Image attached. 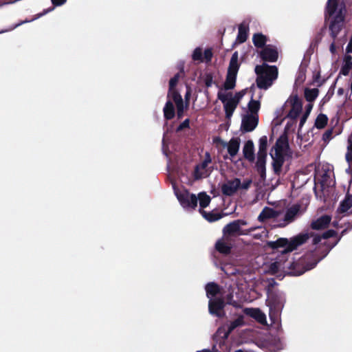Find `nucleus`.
Listing matches in <instances>:
<instances>
[{
    "label": "nucleus",
    "mask_w": 352,
    "mask_h": 352,
    "mask_svg": "<svg viewBox=\"0 0 352 352\" xmlns=\"http://www.w3.org/2000/svg\"><path fill=\"white\" fill-rule=\"evenodd\" d=\"M309 116L307 114H303L302 116L300 118V124H299V127L301 128L302 127V126L304 125V124L305 123L307 119V117Z\"/></svg>",
    "instance_id": "nucleus-42"
},
{
    "label": "nucleus",
    "mask_w": 352,
    "mask_h": 352,
    "mask_svg": "<svg viewBox=\"0 0 352 352\" xmlns=\"http://www.w3.org/2000/svg\"><path fill=\"white\" fill-rule=\"evenodd\" d=\"M312 107H313V104H311V103L308 104L306 106V111L305 112V114H307L309 116L312 109Z\"/></svg>",
    "instance_id": "nucleus-47"
},
{
    "label": "nucleus",
    "mask_w": 352,
    "mask_h": 352,
    "mask_svg": "<svg viewBox=\"0 0 352 352\" xmlns=\"http://www.w3.org/2000/svg\"><path fill=\"white\" fill-rule=\"evenodd\" d=\"M347 143H348L347 146L352 148V134L349 137Z\"/></svg>",
    "instance_id": "nucleus-50"
},
{
    "label": "nucleus",
    "mask_w": 352,
    "mask_h": 352,
    "mask_svg": "<svg viewBox=\"0 0 352 352\" xmlns=\"http://www.w3.org/2000/svg\"><path fill=\"white\" fill-rule=\"evenodd\" d=\"M243 152L244 157L250 162L254 160V146L252 140H248L245 142Z\"/></svg>",
    "instance_id": "nucleus-25"
},
{
    "label": "nucleus",
    "mask_w": 352,
    "mask_h": 352,
    "mask_svg": "<svg viewBox=\"0 0 352 352\" xmlns=\"http://www.w3.org/2000/svg\"><path fill=\"white\" fill-rule=\"evenodd\" d=\"M250 184V180L246 179L241 182L239 179L235 178L223 183L221 189L224 195L231 196L239 190H247Z\"/></svg>",
    "instance_id": "nucleus-9"
},
{
    "label": "nucleus",
    "mask_w": 352,
    "mask_h": 352,
    "mask_svg": "<svg viewBox=\"0 0 352 352\" xmlns=\"http://www.w3.org/2000/svg\"><path fill=\"white\" fill-rule=\"evenodd\" d=\"M206 296L210 299L208 305L210 313L217 317H221L224 302L221 298H214L220 292L219 286L213 283H208L206 286Z\"/></svg>",
    "instance_id": "nucleus-7"
},
{
    "label": "nucleus",
    "mask_w": 352,
    "mask_h": 352,
    "mask_svg": "<svg viewBox=\"0 0 352 352\" xmlns=\"http://www.w3.org/2000/svg\"><path fill=\"white\" fill-rule=\"evenodd\" d=\"M267 231L265 229H263L262 231V233L259 236H257V235L255 236V237L256 238H261L263 236H267Z\"/></svg>",
    "instance_id": "nucleus-49"
},
{
    "label": "nucleus",
    "mask_w": 352,
    "mask_h": 352,
    "mask_svg": "<svg viewBox=\"0 0 352 352\" xmlns=\"http://www.w3.org/2000/svg\"><path fill=\"white\" fill-rule=\"evenodd\" d=\"M189 126V120L186 119L178 127V130H182L184 128H187Z\"/></svg>",
    "instance_id": "nucleus-41"
},
{
    "label": "nucleus",
    "mask_w": 352,
    "mask_h": 352,
    "mask_svg": "<svg viewBox=\"0 0 352 352\" xmlns=\"http://www.w3.org/2000/svg\"><path fill=\"white\" fill-rule=\"evenodd\" d=\"M197 200H199V211L201 212V210H204V208L209 205L210 202V197L205 192H200L198 195Z\"/></svg>",
    "instance_id": "nucleus-30"
},
{
    "label": "nucleus",
    "mask_w": 352,
    "mask_h": 352,
    "mask_svg": "<svg viewBox=\"0 0 352 352\" xmlns=\"http://www.w3.org/2000/svg\"><path fill=\"white\" fill-rule=\"evenodd\" d=\"M178 80L179 74L175 75L170 80L168 97L171 98L175 102L177 107V116L179 118H181L183 116L185 107L182 96L175 89V87L176 86Z\"/></svg>",
    "instance_id": "nucleus-12"
},
{
    "label": "nucleus",
    "mask_w": 352,
    "mask_h": 352,
    "mask_svg": "<svg viewBox=\"0 0 352 352\" xmlns=\"http://www.w3.org/2000/svg\"><path fill=\"white\" fill-rule=\"evenodd\" d=\"M211 163V157L208 153H206L204 160L197 164L195 168L194 177L195 179L207 177L210 172L209 164Z\"/></svg>",
    "instance_id": "nucleus-18"
},
{
    "label": "nucleus",
    "mask_w": 352,
    "mask_h": 352,
    "mask_svg": "<svg viewBox=\"0 0 352 352\" xmlns=\"http://www.w3.org/2000/svg\"><path fill=\"white\" fill-rule=\"evenodd\" d=\"M248 27L246 24L242 23L239 27V32L236 41L238 43H244L248 38Z\"/></svg>",
    "instance_id": "nucleus-28"
},
{
    "label": "nucleus",
    "mask_w": 352,
    "mask_h": 352,
    "mask_svg": "<svg viewBox=\"0 0 352 352\" xmlns=\"http://www.w3.org/2000/svg\"><path fill=\"white\" fill-rule=\"evenodd\" d=\"M322 239H323L322 236L316 235L313 239V243L314 244H318L321 241Z\"/></svg>",
    "instance_id": "nucleus-43"
},
{
    "label": "nucleus",
    "mask_w": 352,
    "mask_h": 352,
    "mask_svg": "<svg viewBox=\"0 0 352 352\" xmlns=\"http://www.w3.org/2000/svg\"><path fill=\"white\" fill-rule=\"evenodd\" d=\"M175 195L184 208L194 209L197 204V198L195 195L190 194L186 190L175 191Z\"/></svg>",
    "instance_id": "nucleus-17"
},
{
    "label": "nucleus",
    "mask_w": 352,
    "mask_h": 352,
    "mask_svg": "<svg viewBox=\"0 0 352 352\" xmlns=\"http://www.w3.org/2000/svg\"><path fill=\"white\" fill-rule=\"evenodd\" d=\"M331 221V217L327 214L314 220L311 222V227L314 230H321L327 228Z\"/></svg>",
    "instance_id": "nucleus-21"
},
{
    "label": "nucleus",
    "mask_w": 352,
    "mask_h": 352,
    "mask_svg": "<svg viewBox=\"0 0 352 352\" xmlns=\"http://www.w3.org/2000/svg\"><path fill=\"white\" fill-rule=\"evenodd\" d=\"M352 68V56L346 55L344 58V64L341 68L340 73L344 76L349 74L350 70Z\"/></svg>",
    "instance_id": "nucleus-29"
},
{
    "label": "nucleus",
    "mask_w": 352,
    "mask_h": 352,
    "mask_svg": "<svg viewBox=\"0 0 352 352\" xmlns=\"http://www.w3.org/2000/svg\"><path fill=\"white\" fill-rule=\"evenodd\" d=\"M281 212L275 210L271 208L265 207L261 211L258 217L260 222H266L272 221L273 227H279L278 224L280 223Z\"/></svg>",
    "instance_id": "nucleus-15"
},
{
    "label": "nucleus",
    "mask_w": 352,
    "mask_h": 352,
    "mask_svg": "<svg viewBox=\"0 0 352 352\" xmlns=\"http://www.w3.org/2000/svg\"><path fill=\"white\" fill-rule=\"evenodd\" d=\"M329 50H330V52H331V53L332 54H335L336 53V47L334 42H333L331 44L330 47H329Z\"/></svg>",
    "instance_id": "nucleus-46"
},
{
    "label": "nucleus",
    "mask_w": 352,
    "mask_h": 352,
    "mask_svg": "<svg viewBox=\"0 0 352 352\" xmlns=\"http://www.w3.org/2000/svg\"><path fill=\"white\" fill-rule=\"evenodd\" d=\"M338 213L344 215L352 214V195H346L345 199L340 203Z\"/></svg>",
    "instance_id": "nucleus-20"
},
{
    "label": "nucleus",
    "mask_w": 352,
    "mask_h": 352,
    "mask_svg": "<svg viewBox=\"0 0 352 352\" xmlns=\"http://www.w3.org/2000/svg\"><path fill=\"white\" fill-rule=\"evenodd\" d=\"M266 304L270 307V316L271 318H273L274 315L273 312L281 309L283 307V300H279L278 302H276L274 297L272 294H269Z\"/></svg>",
    "instance_id": "nucleus-23"
},
{
    "label": "nucleus",
    "mask_w": 352,
    "mask_h": 352,
    "mask_svg": "<svg viewBox=\"0 0 352 352\" xmlns=\"http://www.w3.org/2000/svg\"><path fill=\"white\" fill-rule=\"evenodd\" d=\"M261 104L259 101L253 100L249 101L248 107L243 108L241 115V130L243 132L252 131L258 122V112Z\"/></svg>",
    "instance_id": "nucleus-2"
},
{
    "label": "nucleus",
    "mask_w": 352,
    "mask_h": 352,
    "mask_svg": "<svg viewBox=\"0 0 352 352\" xmlns=\"http://www.w3.org/2000/svg\"><path fill=\"white\" fill-rule=\"evenodd\" d=\"M333 138V130H327L322 135V140L327 144Z\"/></svg>",
    "instance_id": "nucleus-38"
},
{
    "label": "nucleus",
    "mask_w": 352,
    "mask_h": 352,
    "mask_svg": "<svg viewBox=\"0 0 352 352\" xmlns=\"http://www.w3.org/2000/svg\"><path fill=\"white\" fill-rule=\"evenodd\" d=\"M267 153H257L256 168L258 171L263 175L265 173V163H266Z\"/></svg>",
    "instance_id": "nucleus-26"
},
{
    "label": "nucleus",
    "mask_w": 352,
    "mask_h": 352,
    "mask_svg": "<svg viewBox=\"0 0 352 352\" xmlns=\"http://www.w3.org/2000/svg\"><path fill=\"white\" fill-rule=\"evenodd\" d=\"M246 94V89H243L234 94L225 89H219L217 94L219 100L222 102L226 118L230 119L241 100Z\"/></svg>",
    "instance_id": "nucleus-3"
},
{
    "label": "nucleus",
    "mask_w": 352,
    "mask_h": 352,
    "mask_svg": "<svg viewBox=\"0 0 352 352\" xmlns=\"http://www.w3.org/2000/svg\"><path fill=\"white\" fill-rule=\"evenodd\" d=\"M314 265H312L311 267H309V270H311V268H314Z\"/></svg>",
    "instance_id": "nucleus-55"
},
{
    "label": "nucleus",
    "mask_w": 352,
    "mask_h": 352,
    "mask_svg": "<svg viewBox=\"0 0 352 352\" xmlns=\"http://www.w3.org/2000/svg\"><path fill=\"white\" fill-rule=\"evenodd\" d=\"M304 212L302 210L301 206L299 204H294L289 207L285 214L281 212L280 223L278 224L279 227H285L289 223L294 221L296 217Z\"/></svg>",
    "instance_id": "nucleus-14"
},
{
    "label": "nucleus",
    "mask_w": 352,
    "mask_h": 352,
    "mask_svg": "<svg viewBox=\"0 0 352 352\" xmlns=\"http://www.w3.org/2000/svg\"><path fill=\"white\" fill-rule=\"evenodd\" d=\"M244 324L243 316H240L228 324H225L219 327L216 333V338H221L224 342L228 337L229 334L236 328L241 327Z\"/></svg>",
    "instance_id": "nucleus-13"
},
{
    "label": "nucleus",
    "mask_w": 352,
    "mask_h": 352,
    "mask_svg": "<svg viewBox=\"0 0 352 352\" xmlns=\"http://www.w3.org/2000/svg\"><path fill=\"white\" fill-rule=\"evenodd\" d=\"M212 57V52L210 49H206L204 51V54L203 56L204 61L208 63L211 60Z\"/></svg>",
    "instance_id": "nucleus-39"
},
{
    "label": "nucleus",
    "mask_w": 352,
    "mask_h": 352,
    "mask_svg": "<svg viewBox=\"0 0 352 352\" xmlns=\"http://www.w3.org/2000/svg\"><path fill=\"white\" fill-rule=\"evenodd\" d=\"M328 118L324 114H320L318 116L316 122L315 126L318 129H323L327 124Z\"/></svg>",
    "instance_id": "nucleus-34"
},
{
    "label": "nucleus",
    "mask_w": 352,
    "mask_h": 352,
    "mask_svg": "<svg viewBox=\"0 0 352 352\" xmlns=\"http://www.w3.org/2000/svg\"><path fill=\"white\" fill-rule=\"evenodd\" d=\"M66 0H52V3L54 6H61L65 3Z\"/></svg>",
    "instance_id": "nucleus-44"
},
{
    "label": "nucleus",
    "mask_w": 352,
    "mask_h": 352,
    "mask_svg": "<svg viewBox=\"0 0 352 352\" xmlns=\"http://www.w3.org/2000/svg\"><path fill=\"white\" fill-rule=\"evenodd\" d=\"M214 143L220 151L223 148L227 149L229 157L223 156L225 159H232L234 157L237 155L240 147V140L237 138H232L228 142L222 140L219 138H216L214 139Z\"/></svg>",
    "instance_id": "nucleus-11"
},
{
    "label": "nucleus",
    "mask_w": 352,
    "mask_h": 352,
    "mask_svg": "<svg viewBox=\"0 0 352 352\" xmlns=\"http://www.w3.org/2000/svg\"><path fill=\"white\" fill-rule=\"evenodd\" d=\"M235 352H248V351H244L241 349H239V350L236 351Z\"/></svg>",
    "instance_id": "nucleus-52"
},
{
    "label": "nucleus",
    "mask_w": 352,
    "mask_h": 352,
    "mask_svg": "<svg viewBox=\"0 0 352 352\" xmlns=\"http://www.w3.org/2000/svg\"><path fill=\"white\" fill-rule=\"evenodd\" d=\"M255 72L258 75L256 79L257 86L261 89H268L278 77L277 67L276 66H270L267 64L256 65Z\"/></svg>",
    "instance_id": "nucleus-5"
},
{
    "label": "nucleus",
    "mask_w": 352,
    "mask_h": 352,
    "mask_svg": "<svg viewBox=\"0 0 352 352\" xmlns=\"http://www.w3.org/2000/svg\"><path fill=\"white\" fill-rule=\"evenodd\" d=\"M345 7L338 5L337 0H329L327 6V14L331 19L330 30L331 36L335 38L342 28L344 21Z\"/></svg>",
    "instance_id": "nucleus-1"
},
{
    "label": "nucleus",
    "mask_w": 352,
    "mask_h": 352,
    "mask_svg": "<svg viewBox=\"0 0 352 352\" xmlns=\"http://www.w3.org/2000/svg\"><path fill=\"white\" fill-rule=\"evenodd\" d=\"M192 58L195 61H199L203 62V55H202V50L200 47H197L192 55Z\"/></svg>",
    "instance_id": "nucleus-37"
},
{
    "label": "nucleus",
    "mask_w": 352,
    "mask_h": 352,
    "mask_svg": "<svg viewBox=\"0 0 352 352\" xmlns=\"http://www.w3.org/2000/svg\"><path fill=\"white\" fill-rule=\"evenodd\" d=\"M164 117L168 120L171 119L174 117V107L173 103L170 100H168L167 102L166 103V105L164 108Z\"/></svg>",
    "instance_id": "nucleus-31"
},
{
    "label": "nucleus",
    "mask_w": 352,
    "mask_h": 352,
    "mask_svg": "<svg viewBox=\"0 0 352 352\" xmlns=\"http://www.w3.org/2000/svg\"><path fill=\"white\" fill-rule=\"evenodd\" d=\"M285 107L289 108L287 116L295 119L301 112L302 104L300 99L296 95H292L285 102Z\"/></svg>",
    "instance_id": "nucleus-16"
},
{
    "label": "nucleus",
    "mask_w": 352,
    "mask_h": 352,
    "mask_svg": "<svg viewBox=\"0 0 352 352\" xmlns=\"http://www.w3.org/2000/svg\"><path fill=\"white\" fill-rule=\"evenodd\" d=\"M314 265H312L311 267H309V270H311V268H314Z\"/></svg>",
    "instance_id": "nucleus-53"
},
{
    "label": "nucleus",
    "mask_w": 352,
    "mask_h": 352,
    "mask_svg": "<svg viewBox=\"0 0 352 352\" xmlns=\"http://www.w3.org/2000/svg\"><path fill=\"white\" fill-rule=\"evenodd\" d=\"M246 313L261 324H264L266 323V316L259 309H248L246 310Z\"/></svg>",
    "instance_id": "nucleus-24"
},
{
    "label": "nucleus",
    "mask_w": 352,
    "mask_h": 352,
    "mask_svg": "<svg viewBox=\"0 0 352 352\" xmlns=\"http://www.w3.org/2000/svg\"><path fill=\"white\" fill-rule=\"evenodd\" d=\"M345 158L349 164V168L346 169V172L351 173L352 172V148L347 146V151L345 155Z\"/></svg>",
    "instance_id": "nucleus-36"
},
{
    "label": "nucleus",
    "mask_w": 352,
    "mask_h": 352,
    "mask_svg": "<svg viewBox=\"0 0 352 352\" xmlns=\"http://www.w3.org/2000/svg\"><path fill=\"white\" fill-rule=\"evenodd\" d=\"M309 236L307 232L300 233L290 239L279 238L275 241H270L268 243V245L273 249L283 248L281 252L283 254H285L304 244Z\"/></svg>",
    "instance_id": "nucleus-4"
},
{
    "label": "nucleus",
    "mask_w": 352,
    "mask_h": 352,
    "mask_svg": "<svg viewBox=\"0 0 352 352\" xmlns=\"http://www.w3.org/2000/svg\"><path fill=\"white\" fill-rule=\"evenodd\" d=\"M343 93H344V90H343V89H342V88H340V89H338V94H339V95H342V94H343Z\"/></svg>",
    "instance_id": "nucleus-51"
},
{
    "label": "nucleus",
    "mask_w": 352,
    "mask_h": 352,
    "mask_svg": "<svg viewBox=\"0 0 352 352\" xmlns=\"http://www.w3.org/2000/svg\"><path fill=\"white\" fill-rule=\"evenodd\" d=\"M346 51L347 53H352V36L346 47Z\"/></svg>",
    "instance_id": "nucleus-45"
},
{
    "label": "nucleus",
    "mask_w": 352,
    "mask_h": 352,
    "mask_svg": "<svg viewBox=\"0 0 352 352\" xmlns=\"http://www.w3.org/2000/svg\"><path fill=\"white\" fill-rule=\"evenodd\" d=\"M314 265H312L311 267H309V270H311V268H314Z\"/></svg>",
    "instance_id": "nucleus-54"
},
{
    "label": "nucleus",
    "mask_w": 352,
    "mask_h": 352,
    "mask_svg": "<svg viewBox=\"0 0 352 352\" xmlns=\"http://www.w3.org/2000/svg\"><path fill=\"white\" fill-rule=\"evenodd\" d=\"M267 41L266 37L262 34H256L253 36V43L257 47H262Z\"/></svg>",
    "instance_id": "nucleus-33"
},
{
    "label": "nucleus",
    "mask_w": 352,
    "mask_h": 352,
    "mask_svg": "<svg viewBox=\"0 0 352 352\" xmlns=\"http://www.w3.org/2000/svg\"><path fill=\"white\" fill-rule=\"evenodd\" d=\"M289 145L285 138L280 137L277 140L275 146L271 151L270 155L272 158V166L276 174L280 175L281 168L285 161V157L287 155Z\"/></svg>",
    "instance_id": "nucleus-6"
},
{
    "label": "nucleus",
    "mask_w": 352,
    "mask_h": 352,
    "mask_svg": "<svg viewBox=\"0 0 352 352\" xmlns=\"http://www.w3.org/2000/svg\"><path fill=\"white\" fill-rule=\"evenodd\" d=\"M267 138L264 135L262 136L258 141V153H267Z\"/></svg>",
    "instance_id": "nucleus-35"
},
{
    "label": "nucleus",
    "mask_w": 352,
    "mask_h": 352,
    "mask_svg": "<svg viewBox=\"0 0 352 352\" xmlns=\"http://www.w3.org/2000/svg\"><path fill=\"white\" fill-rule=\"evenodd\" d=\"M201 215L208 221L213 222L222 218L223 215L217 210H212L207 212L204 210H201Z\"/></svg>",
    "instance_id": "nucleus-27"
},
{
    "label": "nucleus",
    "mask_w": 352,
    "mask_h": 352,
    "mask_svg": "<svg viewBox=\"0 0 352 352\" xmlns=\"http://www.w3.org/2000/svg\"><path fill=\"white\" fill-rule=\"evenodd\" d=\"M247 222L242 219L234 221L223 228V236L231 239L232 236H236L239 235H246L248 233L255 230L256 228L252 227L248 230H243L241 227L246 226Z\"/></svg>",
    "instance_id": "nucleus-10"
},
{
    "label": "nucleus",
    "mask_w": 352,
    "mask_h": 352,
    "mask_svg": "<svg viewBox=\"0 0 352 352\" xmlns=\"http://www.w3.org/2000/svg\"><path fill=\"white\" fill-rule=\"evenodd\" d=\"M261 56L266 61L275 62L278 58V52L274 47L267 46L261 51Z\"/></svg>",
    "instance_id": "nucleus-22"
},
{
    "label": "nucleus",
    "mask_w": 352,
    "mask_h": 352,
    "mask_svg": "<svg viewBox=\"0 0 352 352\" xmlns=\"http://www.w3.org/2000/svg\"><path fill=\"white\" fill-rule=\"evenodd\" d=\"M335 234H336V232L334 230H328V231L325 232L322 234V238L323 239H328V238L332 237Z\"/></svg>",
    "instance_id": "nucleus-40"
},
{
    "label": "nucleus",
    "mask_w": 352,
    "mask_h": 352,
    "mask_svg": "<svg viewBox=\"0 0 352 352\" xmlns=\"http://www.w3.org/2000/svg\"><path fill=\"white\" fill-rule=\"evenodd\" d=\"M274 267H276L277 270H278L279 268H281V265H280V263L279 262H275L272 265V268L273 269Z\"/></svg>",
    "instance_id": "nucleus-48"
},
{
    "label": "nucleus",
    "mask_w": 352,
    "mask_h": 352,
    "mask_svg": "<svg viewBox=\"0 0 352 352\" xmlns=\"http://www.w3.org/2000/svg\"><path fill=\"white\" fill-rule=\"evenodd\" d=\"M218 252L222 254H228L230 252L232 247V239L223 236L221 239L218 240L215 245Z\"/></svg>",
    "instance_id": "nucleus-19"
},
{
    "label": "nucleus",
    "mask_w": 352,
    "mask_h": 352,
    "mask_svg": "<svg viewBox=\"0 0 352 352\" xmlns=\"http://www.w3.org/2000/svg\"><path fill=\"white\" fill-rule=\"evenodd\" d=\"M318 89L316 88L306 89L305 90V97L308 102H311L318 97Z\"/></svg>",
    "instance_id": "nucleus-32"
},
{
    "label": "nucleus",
    "mask_w": 352,
    "mask_h": 352,
    "mask_svg": "<svg viewBox=\"0 0 352 352\" xmlns=\"http://www.w3.org/2000/svg\"><path fill=\"white\" fill-rule=\"evenodd\" d=\"M238 60L239 54L237 52H235L232 54L230 61L226 81L223 83V87L219 89H225L227 90V91H230V90L233 89L235 87L236 75L239 68Z\"/></svg>",
    "instance_id": "nucleus-8"
}]
</instances>
